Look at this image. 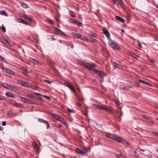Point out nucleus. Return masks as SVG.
<instances>
[{
	"label": "nucleus",
	"instance_id": "nucleus-24",
	"mask_svg": "<svg viewBox=\"0 0 158 158\" xmlns=\"http://www.w3.org/2000/svg\"><path fill=\"white\" fill-rule=\"evenodd\" d=\"M27 98L25 97H22L21 98V100L22 102L25 103H27Z\"/></svg>",
	"mask_w": 158,
	"mask_h": 158
},
{
	"label": "nucleus",
	"instance_id": "nucleus-49",
	"mask_svg": "<svg viewBox=\"0 0 158 158\" xmlns=\"http://www.w3.org/2000/svg\"><path fill=\"white\" fill-rule=\"evenodd\" d=\"M104 106H103L99 105V107L98 108L101 109L103 110Z\"/></svg>",
	"mask_w": 158,
	"mask_h": 158
},
{
	"label": "nucleus",
	"instance_id": "nucleus-1",
	"mask_svg": "<svg viewBox=\"0 0 158 158\" xmlns=\"http://www.w3.org/2000/svg\"><path fill=\"white\" fill-rule=\"evenodd\" d=\"M106 134L107 137L116 140L118 142H121V139H119L120 137L115 134L110 133H106Z\"/></svg>",
	"mask_w": 158,
	"mask_h": 158
},
{
	"label": "nucleus",
	"instance_id": "nucleus-17",
	"mask_svg": "<svg viewBox=\"0 0 158 158\" xmlns=\"http://www.w3.org/2000/svg\"><path fill=\"white\" fill-rule=\"evenodd\" d=\"M56 30L58 33L62 35L65 36V35L64 33L60 29L58 28H56Z\"/></svg>",
	"mask_w": 158,
	"mask_h": 158
},
{
	"label": "nucleus",
	"instance_id": "nucleus-22",
	"mask_svg": "<svg viewBox=\"0 0 158 158\" xmlns=\"http://www.w3.org/2000/svg\"><path fill=\"white\" fill-rule=\"evenodd\" d=\"M0 14L7 16L8 15L6 11L4 10L0 11Z\"/></svg>",
	"mask_w": 158,
	"mask_h": 158
},
{
	"label": "nucleus",
	"instance_id": "nucleus-11",
	"mask_svg": "<svg viewBox=\"0 0 158 158\" xmlns=\"http://www.w3.org/2000/svg\"><path fill=\"white\" fill-rule=\"evenodd\" d=\"M20 84L23 87L28 88L30 87V86L29 85L27 82H24L23 81H20Z\"/></svg>",
	"mask_w": 158,
	"mask_h": 158
},
{
	"label": "nucleus",
	"instance_id": "nucleus-28",
	"mask_svg": "<svg viewBox=\"0 0 158 158\" xmlns=\"http://www.w3.org/2000/svg\"><path fill=\"white\" fill-rule=\"evenodd\" d=\"M69 12L70 15L73 17H75V16L74 15V12L71 10H69Z\"/></svg>",
	"mask_w": 158,
	"mask_h": 158
},
{
	"label": "nucleus",
	"instance_id": "nucleus-26",
	"mask_svg": "<svg viewBox=\"0 0 158 158\" xmlns=\"http://www.w3.org/2000/svg\"><path fill=\"white\" fill-rule=\"evenodd\" d=\"M79 64L81 65L82 66H84L85 67V64H87L84 61V62H82L81 61H79L78 62Z\"/></svg>",
	"mask_w": 158,
	"mask_h": 158
},
{
	"label": "nucleus",
	"instance_id": "nucleus-34",
	"mask_svg": "<svg viewBox=\"0 0 158 158\" xmlns=\"http://www.w3.org/2000/svg\"><path fill=\"white\" fill-rule=\"evenodd\" d=\"M115 103L119 106H121L122 104L119 102V101L116 100L115 101Z\"/></svg>",
	"mask_w": 158,
	"mask_h": 158
},
{
	"label": "nucleus",
	"instance_id": "nucleus-4",
	"mask_svg": "<svg viewBox=\"0 0 158 158\" xmlns=\"http://www.w3.org/2000/svg\"><path fill=\"white\" fill-rule=\"evenodd\" d=\"M2 69L5 73L13 75L15 74L14 72L13 71L7 68H5L4 67H3Z\"/></svg>",
	"mask_w": 158,
	"mask_h": 158
},
{
	"label": "nucleus",
	"instance_id": "nucleus-37",
	"mask_svg": "<svg viewBox=\"0 0 158 158\" xmlns=\"http://www.w3.org/2000/svg\"><path fill=\"white\" fill-rule=\"evenodd\" d=\"M2 30L4 32H6V29L5 27L2 24L1 26Z\"/></svg>",
	"mask_w": 158,
	"mask_h": 158
},
{
	"label": "nucleus",
	"instance_id": "nucleus-60",
	"mask_svg": "<svg viewBox=\"0 0 158 158\" xmlns=\"http://www.w3.org/2000/svg\"><path fill=\"white\" fill-rule=\"evenodd\" d=\"M28 73H32V71L31 69H30L29 70H28Z\"/></svg>",
	"mask_w": 158,
	"mask_h": 158
},
{
	"label": "nucleus",
	"instance_id": "nucleus-15",
	"mask_svg": "<svg viewBox=\"0 0 158 158\" xmlns=\"http://www.w3.org/2000/svg\"><path fill=\"white\" fill-rule=\"evenodd\" d=\"M121 139V142H118L119 143H122L125 145H129V143H128V142L127 141H126V140H125V139H123L122 138L120 137L119 139Z\"/></svg>",
	"mask_w": 158,
	"mask_h": 158
},
{
	"label": "nucleus",
	"instance_id": "nucleus-39",
	"mask_svg": "<svg viewBox=\"0 0 158 158\" xmlns=\"http://www.w3.org/2000/svg\"><path fill=\"white\" fill-rule=\"evenodd\" d=\"M44 81L46 83H48V84H51L52 83V82L49 81H48V80H46V79H44Z\"/></svg>",
	"mask_w": 158,
	"mask_h": 158
},
{
	"label": "nucleus",
	"instance_id": "nucleus-6",
	"mask_svg": "<svg viewBox=\"0 0 158 158\" xmlns=\"http://www.w3.org/2000/svg\"><path fill=\"white\" fill-rule=\"evenodd\" d=\"M38 121H39V122H40L41 123H43L46 124L47 126V129H48L50 128V125L48 121L45 120L41 118H39L38 119Z\"/></svg>",
	"mask_w": 158,
	"mask_h": 158
},
{
	"label": "nucleus",
	"instance_id": "nucleus-18",
	"mask_svg": "<svg viewBox=\"0 0 158 158\" xmlns=\"http://www.w3.org/2000/svg\"><path fill=\"white\" fill-rule=\"evenodd\" d=\"M78 39H80L81 40L85 41H87L88 40L87 39L86 37H84L81 35L80 36L78 37Z\"/></svg>",
	"mask_w": 158,
	"mask_h": 158
},
{
	"label": "nucleus",
	"instance_id": "nucleus-25",
	"mask_svg": "<svg viewBox=\"0 0 158 158\" xmlns=\"http://www.w3.org/2000/svg\"><path fill=\"white\" fill-rule=\"evenodd\" d=\"M139 82L146 85H150V84L148 82H147L144 81L140 80H139Z\"/></svg>",
	"mask_w": 158,
	"mask_h": 158
},
{
	"label": "nucleus",
	"instance_id": "nucleus-40",
	"mask_svg": "<svg viewBox=\"0 0 158 158\" xmlns=\"http://www.w3.org/2000/svg\"><path fill=\"white\" fill-rule=\"evenodd\" d=\"M24 18L25 19H26L27 20H28L29 21H31V19L30 17H29L26 15V16L24 17Z\"/></svg>",
	"mask_w": 158,
	"mask_h": 158
},
{
	"label": "nucleus",
	"instance_id": "nucleus-23",
	"mask_svg": "<svg viewBox=\"0 0 158 158\" xmlns=\"http://www.w3.org/2000/svg\"><path fill=\"white\" fill-rule=\"evenodd\" d=\"M97 75H99L102 78H103L104 76L103 73L99 71Z\"/></svg>",
	"mask_w": 158,
	"mask_h": 158
},
{
	"label": "nucleus",
	"instance_id": "nucleus-3",
	"mask_svg": "<svg viewBox=\"0 0 158 158\" xmlns=\"http://www.w3.org/2000/svg\"><path fill=\"white\" fill-rule=\"evenodd\" d=\"M85 64V68L91 71H93V68L92 67L95 68L96 67V65L94 63L89 64L87 63Z\"/></svg>",
	"mask_w": 158,
	"mask_h": 158
},
{
	"label": "nucleus",
	"instance_id": "nucleus-9",
	"mask_svg": "<svg viewBox=\"0 0 158 158\" xmlns=\"http://www.w3.org/2000/svg\"><path fill=\"white\" fill-rule=\"evenodd\" d=\"M53 117L57 120L60 121V122H63V121H64L63 118L56 114H53Z\"/></svg>",
	"mask_w": 158,
	"mask_h": 158
},
{
	"label": "nucleus",
	"instance_id": "nucleus-5",
	"mask_svg": "<svg viewBox=\"0 0 158 158\" xmlns=\"http://www.w3.org/2000/svg\"><path fill=\"white\" fill-rule=\"evenodd\" d=\"M70 21L71 23H73L79 26L83 27L82 24L81 23L78 22L77 21L72 19H70Z\"/></svg>",
	"mask_w": 158,
	"mask_h": 158
},
{
	"label": "nucleus",
	"instance_id": "nucleus-35",
	"mask_svg": "<svg viewBox=\"0 0 158 158\" xmlns=\"http://www.w3.org/2000/svg\"><path fill=\"white\" fill-rule=\"evenodd\" d=\"M90 35L95 38H97V35L96 34L93 33H91Z\"/></svg>",
	"mask_w": 158,
	"mask_h": 158
},
{
	"label": "nucleus",
	"instance_id": "nucleus-12",
	"mask_svg": "<svg viewBox=\"0 0 158 158\" xmlns=\"http://www.w3.org/2000/svg\"><path fill=\"white\" fill-rule=\"evenodd\" d=\"M76 152L77 153L81 156H84L85 154V152L83 151L78 148L76 150Z\"/></svg>",
	"mask_w": 158,
	"mask_h": 158
},
{
	"label": "nucleus",
	"instance_id": "nucleus-32",
	"mask_svg": "<svg viewBox=\"0 0 158 158\" xmlns=\"http://www.w3.org/2000/svg\"><path fill=\"white\" fill-rule=\"evenodd\" d=\"M24 20L21 19H16V21L19 22L20 23H23V22H24Z\"/></svg>",
	"mask_w": 158,
	"mask_h": 158
},
{
	"label": "nucleus",
	"instance_id": "nucleus-55",
	"mask_svg": "<svg viewBox=\"0 0 158 158\" xmlns=\"http://www.w3.org/2000/svg\"><path fill=\"white\" fill-rule=\"evenodd\" d=\"M116 158H122V156L118 155L116 156Z\"/></svg>",
	"mask_w": 158,
	"mask_h": 158
},
{
	"label": "nucleus",
	"instance_id": "nucleus-58",
	"mask_svg": "<svg viewBox=\"0 0 158 158\" xmlns=\"http://www.w3.org/2000/svg\"><path fill=\"white\" fill-rule=\"evenodd\" d=\"M3 129V128L2 127L0 126V131L2 130Z\"/></svg>",
	"mask_w": 158,
	"mask_h": 158
},
{
	"label": "nucleus",
	"instance_id": "nucleus-52",
	"mask_svg": "<svg viewBox=\"0 0 158 158\" xmlns=\"http://www.w3.org/2000/svg\"><path fill=\"white\" fill-rule=\"evenodd\" d=\"M119 2H118V3L119 4V5L120 4H122L123 3V2L122 0H119Z\"/></svg>",
	"mask_w": 158,
	"mask_h": 158
},
{
	"label": "nucleus",
	"instance_id": "nucleus-38",
	"mask_svg": "<svg viewBox=\"0 0 158 158\" xmlns=\"http://www.w3.org/2000/svg\"><path fill=\"white\" fill-rule=\"evenodd\" d=\"M103 110L109 112H111V110L109 108L106 107L105 106H104Z\"/></svg>",
	"mask_w": 158,
	"mask_h": 158
},
{
	"label": "nucleus",
	"instance_id": "nucleus-54",
	"mask_svg": "<svg viewBox=\"0 0 158 158\" xmlns=\"http://www.w3.org/2000/svg\"><path fill=\"white\" fill-rule=\"evenodd\" d=\"M154 134L157 137H158V133L156 132H155Z\"/></svg>",
	"mask_w": 158,
	"mask_h": 158
},
{
	"label": "nucleus",
	"instance_id": "nucleus-45",
	"mask_svg": "<svg viewBox=\"0 0 158 158\" xmlns=\"http://www.w3.org/2000/svg\"><path fill=\"white\" fill-rule=\"evenodd\" d=\"M133 86L135 87H138L139 86V84L138 83H135V84H134Z\"/></svg>",
	"mask_w": 158,
	"mask_h": 158
},
{
	"label": "nucleus",
	"instance_id": "nucleus-8",
	"mask_svg": "<svg viewBox=\"0 0 158 158\" xmlns=\"http://www.w3.org/2000/svg\"><path fill=\"white\" fill-rule=\"evenodd\" d=\"M66 85L71 91L74 93H76V91L73 86L69 82H67L66 83Z\"/></svg>",
	"mask_w": 158,
	"mask_h": 158
},
{
	"label": "nucleus",
	"instance_id": "nucleus-59",
	"mask_svg": "<svg viewBox=\"0 0 158 158\" xmlns=\"http://www.w3.org/2000/svg\"><path fill=\"white\" fill-rule=\"evenodd\" d=\"M3 59V58L0 55V60H2Z\"/></svg>",
	"mask_w": 158,
	"mask_h": 158
},
{
	"label": "nucleus",
	"instance_id": "nucleus-29",
	"mask_svg": "<svg viewBox=\"0 0 158 158\" xmlns=\"http://www.w3.org/2000/svg\"><path fill=\"white\" fill-rule=\"evenodd\" d=\"M131 55L133 57L136 59H138L139 58V57L137 55H136L134 53H132L131 54Z\"/></svg>",
	"mask_w": 158,
	"mask_h": 158
},
{
	"label": "nucleus",
	"instance_id": "nucleus-13",
	"mask_svg": "<svg viewBox=\"0 0 158 158\" xmlns=\"http://www.w3.org/2000/svg\"><path fill=\"white\" fill-rule=\"evenodd\" d=\"M29 60L30 62L33 63L35 64H40V63L39 62V61L32 58H30L29 59Z\"/></svg>",
	"mask_w": 158,
	"mask_h": 158
},
{
	"label": "nucleus",
	"instance_id": "nucleus-44",
	"mask_svg": "<svg viewBox=\"0 0 158 158\" xmlns=\"http://www.w3.org/2000/svg\"><path fill=\"white\" fill-rule=\"evenodd\" d=\"M93 106L94 107L97 108H98L99 107V105H98L96 104H93Z\"/></svg>",
	"mask_w": 158,
	"mask_h": 158
},
{
	"label": "nucleus",
	"instance_id": "nucleus-51",
	"mask_svg": "<svg viewBox=\"0 0 158 158\" xmlns=\"http://www.w3.org/2000/svg\"><path fill=\"white\" fill-rule=\"evenodd\" d=\"M2 125L3 126H5L6 125V122L5 121H3L2 123Z\"/></svg>",
	"mask_w": 158,
	"mask_h": 158
},
{
	"label": "nucleus",
	"instance_id": "nucleus-19",
	"mask_svg": "<svg viewBox=\"0 0 158 158\" xmlns=\"http://www.w3.org/2000/svg\"><path fill=\"white\" fill-rule=\"evenodd\" d=\"M6 95L8 97L14 98L13 95L10 92H7L6 93Z\"/></svg>",
	"mask_w": 158,
	"mask_h": 158
},
{
	"label": "nucleus",
	"instance_id": "nucleus-14",
	"mask_svg": "<svg viewBox=\"0 0 158 158\" xmlns=\"http://www.w3.org/2000/svg\"><path fill=\"white\" fill-rule=\"evenodd\" d=\"M115 18L117 20L119 21L121 23H123L125 21V20L123 18L119 16H116Z\"/></svg>",
	"mask_w": 158,
	"mask_h": 158
},
{
	"label": "nucleus",
	"instance_id": "nucleus-46",
	"mask_svg": "<svg viewBox=\"0 0 158 158\" xmlns=\"http://www.w3.org/2000/svg\"><path fill=\"white\" fill-rule=\"evenodd\" d=\"M9 85V84H6L5 85H3V87H4V88H5L8 89V86H9L8 85Z\"/></svg>",
	"mask_w": 158,
	"mask_h": 158
},
{
	"label": "nucleus",
	"instance_id": "nucleus-21",
	"mask_svg": "<svg viewBox=\"0 0 158 158\" xmlns=\"http://www.w3.org/2000/svg\"><path fill=\"white\" fill-rule=\"evenodd\" d=\"M72 34L73 35L74 37H77L78 39V37L80 36L81 35V34H79V33L74 32L72 33Z\"/></svg>",
	"mask_w": 158,
	"mask_h": 158
},
{
	"label": "nucleus",
	"instance_id": "nucleus-30",
	"mask_svg": "<svg viewBox=\"0 0 158 158\" xmlns=\"http://www.w3.org/2000/svg\"><path fill=\"white\" fill-rule=\"evenodd\" d=\"M27 103H28L31 104H34L33 102L30 99L28 98H27Z\"/></svg>",
	"mask_w": 158,
	"mask_h": 158
},
{
	"label": "nucleus",
	"instance_id": "nucleus-47",
	"mask_svg": "<svg viewBox=\"0 0 158 158\" xmlns=\"http://www.w3.org/2000/svg\"><path fill=\"white\" fill-rule=\"evenodd\" d=\"M90 41L92 42H96L97 40L93 38H91Z\"/></svg>",
	"mask_w": 158,
	"mask_h": 158
},
{
	"label": "nucleus",
	"instance_id": "nucleus-63",
	"mask_svg": "<svg viewBox=\"0 0 158 158\" xmlns=\"http://www.w3.org/2000/svg\"><path fill=\"white\" fill-rule=\"evenodd\" d=\"M5 42L6 43H8V44L9 43V41L7 40H5Z\"/></svg>",
	"mask_w": 158,
	"mask_h": 158
},
{
	"label": "nucleus",
	"instance_id": "nucleus-36",
	"mask_svg": "<svg viewBox=\"0 0 158 158\" xmlns=\"http://www.w3.org/2000/svg\"><path fill=\"white\" fill-rule=\"evenodd\" d=\"M113 2V4H116L118 6H119V4L118 3L117 0H112Z\"/></svg>",
	"mask_w": 158,
	"mask_h": 158
},
{
	"label": "nucleus",
	"instance_id": "nucleus-61",
	"mask_svg": "<svg viewBox=\"0 0 158 158\" xmlns=\"http://www.w3.org/2000/svg\"><path fill=\"white\" fill-rule=\"evenodd\" d=\"M155 40L156 41H157L158 40V37H156L155 38Z\"/></svg>",
	"mask_w": 158,
	"mask_h": 158
},
{
	"label": "nucleus",
	"instance_id": "nucleus-16",
	"mask_svg": "<svg viewBox=\"0 0 158 158\" xmlns=\"http://www.w3.org/2000/svg\"><path fill=\"white\" fill-rule=\"evenodd\" d=\"M32 145L34 147L35 150L36 151V152H38L39 150V148L36 143L35 142H33L32 143Z\"/></svg>",
	"mask_w": 158,
	"mask_h": 158
},
{
	"label": "nucleus",
	"instance_id": "nucleus-33",
	"mask_svg": "<svg viewBox=\"0 0 158 158\" xmlns=\"http://www.w3.org/2000/svg\"><path fill=\"white\" fill-rule=\"evenodd\" d=\"M27 97H28V98H32V99L35 98L33 94H27Z\"/></svg>",
	"mask_w": 158,
	"mask_h": 158
},
{
	"label": "nucleus",
	"instance_id": "nucleus-2",
	"mask_svg": "<svg viewBox=\"0 0 158 158\" xmlns=\"http://www.w3.org/2000/svg\"><path fill=\"white\" fill-rule=\"evenodd\" d=\"M109 40L108 44L110 47L114 49L118 50L119 49L118 45L114 41L110 39Z\"/></svg>",
	"mask_w": 158,
	"mask_h": 158
},
{
	"label": "nucleus",
	"instance_id": "nucleus-31",
	"mask_svg": "<svg viewBox=\"0 0 158 158\" xmlns=\"http://www.w3.org/2000/svg\"><path fill=\"white\" fill-rule=\"evenodd\" d=\"M67 110L70 113H74L76 112V111L75 110H72L69 108L67 109Z\"/></svg>",
	"mask_w": 158,
	"mask_h": 158
},
{
	"label": "nucleus",
	"instance_id": "nucleus-7",
	"mask_svg": "<svg viewBox=\"0 0 158 158\" xmlns=\"http://www.w3.org/2000/svg\"><path fill=\"white\" fill-rule=\"evenodd\" d=\"M102 30L103 32V33L106 35L108 40L110 39V33L108 31L105 27L103 28Z\"/></svg>",
	"mask_w": 158,
	"mask_h": 158
},
{
	"label": "nucleus",
	"instance_id": "nucleus-53",
	"mask_svg": "<svg viewBox=\"0 0 158 158\" xmlns=\"http://www.w3.org/2000/svg\"><path fill=\"white\" fill-rule=\"evenodd\" d=\"M138 46L140 48H142V45L141 44V43L139 41H138Z\"/></svg>",
	"mask_w": 158,
	"mask_h": 158
},
{
	"label": "nucleus",
	"instance_id": "nucleus-64",
	"mask_svg": "<svg viewBox=\"0 0 158 158\" xmlns=\"http://www.w3.org/2000/svg\"><path fill=\"white\" fill-rule=\"evenodd\" d=\"M51 38L53 40H56L53 37H52Z\"/></svg>",
	"mask_w": 158,
	"mask_h": 158
},
{
	"label": "nucleus",
	"instance_id": "nucleus-56",
	"mask_svg": "<svg viewBox=\"0 0 158 158\" xmlns=\"http://www.w3.org/2000/svg\"><path fill=\"white\" fill-rule=\"evenodd\" d=\"M61 122L63 123L64 125H66L67 124L66 122L64 120V121H63V122Z\"/></svg>",
	"mask_w": 158,
	"mask_h": 158
},
{
	"label": "nucleus",
	"instance_id": "nucleus-62",
	"mask_svg": "<svg viewBox=\"0 0 158 158\" xmlns=\"http://www.w3.org/2000/svg\"><path fill=\"white\" fill-rule=\"evenodd\" d=\"M26 15L23 14V15H22V16H21V17H23V18H24V16H26Z\"/></svg>",
	"mask_w": 158,
	"mask_h": 158
},
{
	"label": "nucleus",
	"instance_id": "nucleus-10",
	"mask_svg": "<svg viewBox=\"0 0 158 158\" xmlns=\"http://www.w3.org/2000/svg\"><path fill=\"white\" fill-rule=\"evenodd\" d=\"M8 85L9 86L8 88V89L10 90L16 91L18 89L17 87L14 86V85H11L10 84Z\"/></svg>",
	"mask_w": 158,
	"mask_h": 158
},
{
	"label": "nucleus",
	"instance_id": "nucleus-27",
	"mask_svg": "<svg viewBox=\"0 0 158 158\" xmlns=\"http://www.w3.org/2000/svg\"><path fill=\"white\" fill-rule=\"evenodd\" d=\"M112 65L115 67H118V68L119 67V65L117 64L116 63L114 62H112Z\"/></svg>",
	"mask_w": 158,
	"mask_h": 158
},
{
	"label": "nucleus",
	"instance_id": "nucleus-50",
	"mask_svg": "<svg viewBox=\"0 0 158 158\" xmlns=\"http://www.w3.org/2000/svg\"><path fill=\"white\" fill-rule=\"evenodd\" d=\"M34 94L35 95H38V96H42V94H40V93H36V92H35L34 93Z\"/></svg>",
	"mask_w": 158,
	"mask_h": 158
},
{
	"label": "nucleus",
	"instance_id": "nucleus-57",
	"mask_svg": "<svg viewBox=\"0 0 158 158\" xmlns=\"http://www.w3.org/2000/svg\"><path fill=\"white\" fill-rule=\"evenodd\" d=\"M23 23H24V24H25L27 25H28V24L27 22H25V21H24V22H23Z\"/></svg>",
	"mask_w": 158,
	"mask_h": 158
},
{
	"label": "nucleus",
	"instance_id": "nucleus-43",
	"mask_svg": "<svg viewBox=\"0 0 158 158\" xmlns=\"http://www.w3.org/2000/svg\"><path fill=\"white\" fill-rule=\"evenodd\" d=\"M47 20L48 21V22L51 24H53V21L51 19H48Z\"/></svg>",
	"mask_w": 158,
	"mask_h": 158
},
{
	"label": "nucleus",
	"instance_id": "nucleus-20",
	"mask_svg": "<svg viewBox=\"0 0 158 158\" xmlns=\"http://www.w3.org/2000/svg\"><path fill=\"white\" fill-rule=\"evenodd\" d=\"M21 6L24 8H28L29 7V6L24 2H23L21 4Z\"/></svg>",
	"mask_w": 158,
	"mask_h": 158
},
{
	"label": "nucleus",
	"instance_id": "nucleus-48",
	"mask_svg": "<svg viewBox=\"0 0 158 158\" xmlns=\"http://www.w3.org/2000/svg\"><path fill=\"white\" fill-rule=\"evenodd\" d=\"M132 88L131 87H124L123 88V89H126L127 90H129V88Z\"/></svg>",
	"mask_w": 158,
	"mask_h": 158
},
{
	"label": "nucleus",
	"instance_id": "nucleus-42",
	"mask_svg": "<svg viewBox=\"0 0 158 158\" xmlns=\"http://www.w3.org/2000/svg\"><path fill=\"white\" fill-rule=\"evenodd\" d=\"M42 96L43 97L46 98L48 100H49L50 99V98L49 97H48L46 95H44L42 94Z\"/></svg>",
	"mask_w": 158,
	"mask_h": 158
},
{
	"label": "nucleus",
	"instance_id": "nucleus-41",
	"mask_svg": "<svg viewBox=\"0 0 158 158\" xmlns=\"http://www.w3.org/2000/svg\"><path fill=\"white\" fill-rule=\"evenodd\" d=\"M93 71L95 73H96L97 74H98V73L99 72V71L97 69H93Z\"/></svg>",
	"mask_w": 158,
	"mask_h": 158
}]
</instances>
